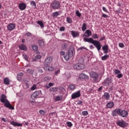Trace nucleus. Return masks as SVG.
<instances>
[{"label":"nucleus","instance_id":"obj_6","mask_svg":"<svg viewBox=\"0 0 129 129\" xmlns=\"http://www.w3.org/2000/svg\"><path fill=\"white\" fill-rule=\"evenodd\" d=\"M116 123L117 125H118V126H120V127H122L123 128H124V127H126V125H127L126 122H125V121L123 120H118V121H116Z\"/></svg>","mask_w":129,"mask_h":129},{"label":"nucleus","instance_id":"obj_2","mask_svg":"<svg viewBox=\"0 0 129 129\" xmlns=\"http://www.w3.org/2000/svg\"><path fill=\"white\" fill-rule=\"evenodd\" d=\"M112 116H117L119 115L121 117H127L128 115V112L125 110H122L120 108H116L112 111Z\"/></svg>","mask_w":129,"mask_h":129},{"label":"nucleus","instance_id":"obj_18","mask_svg":"<svg viewBox=\"0 0 129 129\" xmlns=\"http://www.w3.org/2000/svg\"><path fill=\"white\" fill-rule=\"evenodd\" d=\"M44 69L46 71H53L54 70V68L50 65H48L47 67L44 66Z\"/></svg>","mask_w":129,"mask_h":129},{"label":"nucleus","instance_id":"obj_17","mask_svg":"<svg viewBox=\"0 0 129 129\" xmlns=\"http://www.w3.org/2000/svg\"><path fill=\"white\" fill-rule=\"evenodd\" d=\"M38 44L40 47H43L45 46V40L44 39H39L38 41Z\"/></svg>","mask_w":129,"mask_h":129},{"label":"nucleus","instance_id":"obj_16","mask_svg":"<svg viewBox=\"0 0 129 129\" xmlns=\"http://www.w3.org/2000/svg\"><path fill=\"white\" fill-rule=\"evenodd\" d=\"M18 48H19L20 50H22L23 51H27L28 48H27V46L24 44H22L20 45H19Z\"/></svg>","mask_w":129,"mask_h":129},{"label":"nucleus","instance_id":"obj_40","mask_svg":"<svg viewBox=\"0 0 129 129\" xmlns=\"http://www.w3.org/2000/svg\"><path fill=\"white\" fill-rule=\"evenodd\" d=\"M44 72V70H43L41 68H38V73H39V74H42Z\"/></svg>","mask_w":129,"mask_h":129},{"label":"nucleus","instance_id":"obj_29","mask_svg":"<svg viewBox=\"0 0 129 129\" xmlns=\"http://www.w3.org/2000/svg\"><path fill=\"white\" fill-rule=\"evenodd\" d=\"M87 25L86 24V23H83L82 27V30L83 32L86 31V29H87Z\"/></svg>","mask_w":129,"mask_h":129},{"label":"nucleus","instance_id":"obj_14","mask_svg":"<svg viewBox=\"0 0 129 129\" xmlns=\"http://www.w3.org/2000/svg\"><path fill=\"white\" fill-rule=\"evenodd\" d=\"M16 28V25L14 23H10L7 26V29L9 31H13V30H15Z\"/></svg>","mask_w":129,"mask_h":129},{"label":"nucleus","instance_id":"obj_24","mask_svg":"<svg viewBox=\"0 0 129 129\" xmlns=\"http://www.w3.org/2000/svg\"><path fill=\"white\" fill-rule=\"evenodd\" d=\"M106 106L108 108H112L114 106V103L113 102H109L107 104Z\"/></svg>","mask_w":129,"mask_h":129},{"label":"nucleus","instance_id":"obj_25","mask_svg":"<svg viewBox=\"0 0 129 129\" xmlns=\"http://www.w3.org/2000/svg\"><path fill=\"white\" fill-rule=\"evenodd\" d=\"M4 84L6 85H10V79L8 78H5L4 79Z\"/></svg>","mask_w":129,"mask_h":129},{"label":"nucleus","instance_id":"obj_23","mask_svg":"<svg viewBox=\"0 0 129 129\" xmlns=\"http://www.w3.org/2000/svg\"><path fill=\"white\" fill-rule=\"evenodd\" d=\"M71 34L73 38H76V37H78V36H79V33L77 31H72Z\"/></svg>","mask_w":129,"mask_h":129},{"label":"nucleus","instance_id":"obj_51","mask_svg":"<svg viewBox=\"0 0 129 129\" xmlns=\"http://www.w3.org/2000/svg\"><path fill=\"white\" fill-rule=\"evenodd\" d=\"M83 49L87 50V48H86V47H85L84 46H82V47H81L78 48L79 50H83Z\"/></svg>","mask_w":129,"mask_h":129},{"label":"nucleus","instance_id":"obj_55","mask_svg":"<svg viewBox=\"0 0 129 129\" xmlns=\"http://www.w3.org/2000/svg\"><path fill=\"white\" fill-rule=\"evenodd\" d=\"M102 10L104 12H105V13H108V11H107V9L105 8V7H103Z\"/></svg>","mask_w":129,"mask_h":129},{"label":"nucleus","instance_id":"obj_3","mask_svg":"<svg viewBox=\"0 0 129 129\" xmlns=\"http://www.w3.org/2000/svg\"><path fill=\"white\" fill-rule=\"evenodd\" d=\"M73 67L75 69H77L78 70L84 69L85 68V66L84 65V59L83 58H81L78 63L73 65Z\"/></svg>","mask_w":129,"mask_h":129},{"label":"nucleus","instance_id":"obj_41","mask_svg":"<svg viewBox=\"0 0 129 129\" xmlns=\"http://www.w3.org/2000/svg\"><path fill=\"white\" fill-rule=\"evenodd\" d=\"M82 115H84V116L88 115V111H83V112H82Z\"/></svg>","mask_w":129,"mask_h":129},{"label":"nucleus","instance_id":"obj_35","mask_svg":"<svg viewBox=\"0 0 129 129\" xmlns=\"http://www.w3.org/2000/svg\"><path fill=\"white\" fill-rule=\"evenodd\" d=\"M85 34H87L88 35L91 36L92 35L91 31H90V30H87Z\"/></svg>","mask_w":129,"mask_h":129},{"label":"nucleus","instance_id":"obj_27","mask_svg":"<svg viewBox=\"0 0 129 129\" xmlns=\"http://www.w3.org/2000/svg\"><path fill=\"white\" fill-rule=\"evenodd\" d=\"M80 78L81 79H87V78H88V76L85 75V74H81L80 75Z\"/></svg>","mask_w":129,"mask_h":129},{"label":"nucleus","instance_id":"obj_21","mask_svg":"<svg viewBox=\"0 0 129 129\" xmlns=\"http://www.w3.org/2000/svg\"><path fill=\"white\" fill-rule=\"evenodd\" d=\"M11 124L14 125V126H22L23 124L22 123H17L16 121H12L10 122Z\"/></svg>","mask_w":129,"mask_h":129},{"label":"nucleus","instance_id":"obj_43","mask_svg":"<svg viewBox=\"0 0 129 129\" xmlns=\"http://www.w3.org/2000/svg\"><path fill=\"white\" fill-rule=\"evenodd\" d=\"M49 81L50 78H49V77L46 76L44 77V81H45L46 82H49Z\"/></svg>","mask_w":129,"mask_h":129},{"label":"nucleus","instance_id":"obj_8","mask_svg":"<svg viewBox=\"0 0 129 129\" xmlns=\"http://www.w3.org/2000/svg\"><path fill=\"white\" fill-rule=\"evenodd\" d=\"M70 46V42L65 41L61 44V50H67Z\"/></svg>","mask_w":129,"mask_h":129},{"label":"nucleus","instance_id":"obj_34","mask_svg":"<svg viewBox=\"0 0 129 129\" xmlns=\"http://www.w3.org/2000/svg\"><path fill=\"white\" fill-rule=\"evenodd\" d=\"M67 22L68 24H71V23H72V19L69 17H67Z\"/></svg>","mask_w":129,"mask_h":129},{"label":"nucleus","instance_id":"obj_36","mask_svg":"<svg viewBox=\"0 0 129 129\" xmlns=\"http://www.w3.org/2000/svg\"><path fill=\"white\" fill-rule=\"evenodd\" d=\"M76 15L77 16V17H79V18H80L81 17V13L79 12V10L76 11Z\"/></svg>","mask_w":129,"mask_h":129},{"label":"nucleus","instance_id":"obj_56","mask_svg":"<svg viewBox=\"0 0 129 129\" xmlns=\"http://www.w3.org/2000/svg\"><path fill=\"white\" fill-rule=\"evenodd\" d=\"M59 31H60L61 32L65 31V27H61L59 29Z\"/></svg>","mask_w":129,"mask_h":129},{"label":"nucleus","instance_id":"obj_37","mask_svg":"<svg viewBox=\"0 0 129 129\" xmlns=\"http://www.w3.org/2000/svg\"><path fill=\"white\" fill-rule=\"evenodd\" d=\"M69 88L71 90H74L75 89V86H74V85H70L69 86Z\"/></svg>","mask_w":129,"mask_h":129},{"label":"nucleus","instance_id":"obj_7","mask_svg":"<svg viewBox=\"0 0 129 129\" xmlns=\"http://www.w3.org/2000/svg\"><path fill=\"white\" fill-rule=\"evenodd\" d=\"M53 61V57L52 56H48L45 58L44 61V66L47 67L48 65H50Z\"/></svg>","mask_w":129,"mask_h":129},{"label":"nucleus","instance_id":"obj_33","mask_svg":"<svg viewBox=\"0 0 129 129\" xmlns=\"http://www.w3.org/2000/svg\"><path fill=\"white\" fill-rule=\"evenodd\" d=\"M37 24H38V25H39V26H40L41 28H44V24L43 23V22L41 21H37Z\"/></svg>","mask_w":129,"mask_h":129},{"label":"nucleus","instance_id":"obj_52","mask_svg":"<svg viewBox=\"0 0 129 129\" xmlns=\"http://www.w3.org/2000/svg\"><path fill=\"white\" fill-rule=\"evenodd\" d=\"M37 88V86L36 85H34L32 87H31V90H35Z\"/></svg>","mask_w":129,"mask_h":129},{"label":"nucleus","instance_id":"obj_64","mask_svg":"<svg viewBox=\"0 0 129 129\" xmlns=\"http://www.w3.org/2000/svg\"><path fill=\"white\" fill-rule=\"evenodd\" d=\"M114 87H113V86H111L109 88V90H113L114 89Z\"/></svg>","mask_w":129,"mask_h":129},{"label":"nucleus","instance_id":"obj_49","mask_svg":"<svg viewBox=\"0 0 129 129\" xmlns=\"http://www.w3.org/2000/svg\"><path fill=\"white\" fill-rule=\"evenodd\" d=\"M39 113L40 114H42V115H44V114H45V113H46V112H45V111H44L43 110H40Z\"/></svg>","mask_w":129,"mask_h":129},{"label":"nucleus","instance_id":"obj_15","mask_svg":"<svg viewBox=\"0 0 129 129\" xmlns=\"http://www.w3.org/2000/svg\"><path fill=\"white\" fill-rule=\"evenodd\" d=\"M39 95H40V92H39V91H35L31 96V99L34 100L36 97H38V96H39Z\"/></svg>","mask_w":129,"mask_h":129},{"label":"nucleus","instance_id":"obj_57","mask_svg":"<svg viewBox=\"0 0 129 129\" xmlns=\"http://www.w3.org/2000/svg\"><path fill=\"white\" fill-rule=\"evenodd\" d=\"M26 35L27 36V37H31V36H32V33L28 32L26 34Z\"/></svg>","mask_w":129,"mask_h":129},{"label":"nucleus","instance_id":"obj_22","mask_svg":"<svg viewBox=\"0 0 129 129\" xmlns=\"http://www.w3.org/2000/svg\"><path fill=\"white\" fill-rule=\"evenodd\" d=\"M24 76V73H19L17 75V79L18 81H22V77Z\"/></svg>","mask_w":129,"mask_h":129},{"label":"nucleus","instance_id":"obj_46","mask_svg":"<svg viewBox=\"0 0 129 129\" xmlns=\"http://www.w3.org/2000/svg\"><path fill=\"white\" fill-rule=\"evenodd\" d=\"M26 71L27 73H29V74H33V70L31 69H27Z\"/></svg>","mask_w":129,"mask_h":129},{"label":"nucleus","instance_id":"obj_59","mask_svg":"<svg viewBox=\"0 0 129 129\" xmlns=\"http://www.w3.org/2000/svg\"><path fill=\"white\" fill-rule=\"evenodd\" d=\"M103 40H105V36H103V37L100 38L99 41L100 42L101 41H103Z\"/></svg>","mask_w":129,"mask_h":129},{"label":"nucleus","instance_id":"obj_50","mask_svg":"<svg viewBox=\"0 0 129 129\" xmlns=\"http://www.w3.org/2000/svg\"><path fill=\"white\" fill-rule=\"evenodd\" d=\"M30 4L31 6H34V7H36V2H35V1H32L30 3Z\"/></svg>","mask_w":129,"mask_h":129},{"label":"nucleus","instance_id":"obj_38","mask_svg":"<svg viewBox=\"0 0 129 129\" xmlns=\"http://www.w3.org/2000/svg\"><path fill=\"white\" fill-rule=\"evenodd\" d=\"M32 48L34 51H37L38 50V46L36 45H33Z\"/></svg>","mask_w":129,"mask_h":129},{"label":"nucleus","instance_id":"obj_4","mask_svg":"<svg viewBox=\"0 0 129 129\" xmlns=\"http://www.w3.org/2000/svg\"><path fill=\"white\" fill-rule=\"evenodd\" d=\"M50 7L52 10H59L61 8V4L59 1L54 0L50 4Z\"/></svg>","mask_w":129,"mask_h":129},{"label":"nucleus","instance_id":"obj_12","mask_svg":"<svg viewBox=\"0 0 129 129\" xmlns=\"http://www.w3.org/2000/svg\"><path fill=\"white\" fill-rule=\"evenodd\" d=\"M9 100L7 99V96L5 94H2L1 96L0 97V101L2 103H4L5 102H6V101H8Z\"/></svg>","mask_w":129,"mask_h":129},{"label":"nucleus","instance_id":"obj_44","mask_svg":"<svg viewBox=\"0 0 129 129\" xmlns=\"http://www.w3.org/2000/svg\"><path fill=\"white\" fill-rule=\"evenodd\" d=\"M56 101H60V100H62V98L60 97V96H58L55 98Z\"/></svg>","mask_w":129,"mask_h":129},{"label":"nucleus","instance_id":"obj_63","mask_svg":"<svg viewBox=\"0 0 129 129\" xmlns=\"http://www.w3.org/2000/svg\"><path fill=\"white\" fill-rule=\"evenodd\" d=\"M102 86L100 87L98 89V91H101V90H102Z\"/></svg>","mask_w":129,"mask_h":129},{"label":"nucleus","instance_id":"obj_9","mask_svg":"<svg viewBox=\"0 0 129 129\" xmlns=\"http://www.w3.org/2000/svg\"><path fill=\"white\" fill-rule=\"evenodd\" d=\"M4 106L5 107H7V108H9V109H12L14 110L15 109V107L12 105L11 103H10V101H7L5 102V103H3Z\"/></svg>","mask_w":129,"mask_h":129},{"label":"nucleus","instance_id":"obj_39","mask_svg":"<svg viewBox=\"0 0 129 129\" xmlns=\"http://www.w3.org/2000/svg\"><path fill=\"white\" fill-rule=\"evenodd\" d=\"M114 73L116 75H117L120 73V71L117 69H115L114 70Z\"/></svg>","mask_w":129,"mask_h":129},{"label":"nucleus","instance_id":"obj_13","mask_svg":"<svg viewBox=\"0 0 129 129\" xmlns=\"http://www.w3.org/2000/svg\"><path fill=\"white\" fill-rule=\"evenodd\" d=\"M74 51H75V49L73 46L70 47V49L68 51V54L72 57H73V53H74Z\"/></svg>","mask_w":129,"mask_h":129},{"label":"nucleus","instance_id":"obj_61","mask_svg":"<svg viewBox=\"0 0 129 129\" xmlns=\"http://www.w3.org/2000/svg\"><path fill=\"white\" fill-rule=\"evenodd\" d=\"M102 18H107L108 17L107 15H106L104 13L102 14Z\"/></svg>","mask_w":129,"mask_h":129},{"label":"nucleus","instance_id":"obj_48","mask_svg":"<svg viewBox=\"0 0 129 129\" xmlns=\"http://www.w3.org/2000/svg\"><path fill=\"white\" fill-rule=\"evenodd\" d=\"M58 74H60V70L56 71L54 73V75H55V76H58Z\"/></svg>","mask_w":129,"mask_h":129},{"label":"nucleus","instance_id":"obj_26","mask_svg":"<svg viewBox=\"0 0 129 129\" xmlns=\"http://www.w3.org/2000/svg\"><path fill=\"white\" fill-rule=\"evenodd\" d=\"M104 97L106 100H108V99H109V98L110 97V95H109V93L105 92L104 94Z\"/></svg>","mask_w":129,"mask_h":129},{"label":"nucleus","instance_id":"obj_1","mask_svg":"<svg viewBox=\"0 0 129 129\" xmlns=\"http://www.w3.org/2000/svg\"><path fill=\"white\" fill-rule=\"evenodd\" d=\"M92 38H87L86 37L84 38V42H88V43H90V44H92V45H94L95 47H96L98 51L99 52L101 49V44L99 41L94 40L93 39H98V35L97 34H93L92 35Z\"/></svg>","mask_w":129,"mask_h":129},{"label":"nucleus","instance_id":"obj_31","mask_svg":"<svg viewBox=\"0 0 129 129\" xmlns=\"http://www.w3.org/2000/svg\"><path fill=\"white\" fill-rule=\"evenodd\" d=\"M108 57H109V55L105 54V55L101 57V60H102L103 61H105V60H106V59H107Z\"/></svg>","mask_w":129,"mask_h":129},{"label":"nucleus","instance_id":"obj_62","mask_svg":"<svg viewBox=\"0 0 129 129\" xmlns=\"http://www.w3.org/2000/svg\"><path fill=\"white\" fill-rule=\"evenodd\" d=\"M60 56L65 55V52H64V51H62L60 52Z\"/></svg>","mask_w":129,"mask_h":129},{"label":"nucleus","instance_id":"obj_19","mask_svg":"<svg viewBox=\"0 0 129 129\" xmlns=\"http://www.w3.org/2000/svg\"><path fill=\"white\" fill-rule=\"evenodd\" d=\"M26 6L25 3H20L19 5V8L21 10V11H24V10H26Z\"/></svg>","mask_w":129,"mask_h":129},{"label":"nucleus","instance_id":"obj_10","mask_svg":"<svg viewBox=\"0 0 129 129\" xmlns=\"http://www.w3.org/2000/svg\"><path fill=\"white\" fill-rule=\"evenodd\" d=\"M81 95L80 94V91H78L76 92H75L72 94V99H75V98H78L80 97Z\"/></svg>","mask_w":129,"mask_h":129},{"label":"nucleus","instance_id":"obj_30","mask_svg":"<svg viewBox=\"0 0 129 129\" xmlns=\"http://www.w3.org/2000/svg\"><path fill=\"white\" fill-rule=\"evenodd\" d=\"M71 58H72V57L70 55H69L68 54L64 56V59L66 61H69Z\"/></svg>","mask_w":129,"mask_h":129},{"label":"nucleus","instance_id":"obj_53","mask_svg":"<svg viewBox=\"0 0 129 129\" xmlns=\"http://www.w3.org/2000/svg\"><path fill=\"white\" fill-rule=\"evenodd\" d=\"M23 57L24 58V59L28 61V55H27V54H23Z\"/></svg>","mask_w":129,"mask_h":129},{"label":"nucleus","instance_id":"obj_32","mask_svg":"<svg viewBox=\"0 0 129 129\" xmlns=\"http://www.w3.org/2000/svg\"><path fill=\"white\" fill-rule=\"evenodd\" d=\"M59 16V12H55L54 13H53L52 14V17L53 18H56Z\"/></svg>","mask_w":129,"mask_h":129},{"label":"nucleus","instance_id":"obj_42","mask_svg":"<svg viewBox=\"0 0 129 129\" xmlns=\"http://www.w3.org/2000/svg\"><path fill=\"white\" fill-rule=\"evenodd\" d=\"M67 124L68 126H69V127H71V126H72V125H73V124H72V123L70 121H68L67 122Z\"/></svg>","mask_w":129,"mask_h":129},{"label":"nucleus","instance_id":"obj_47","mask_svg":"<svg viewBox=\"0 0 129 129\" xmlns=\"http://www.w3.org/2000/svg\"><path fill=\"white\" fill-rule=\"evenodd\" d=\"M41 57H42L41 56V55H36V56L35 57V59H33V61H36V59H41Z\"/></svg>","mask_w":129,"mask_h":129},{"label":"nucleus","instance_id":"obj_11","mask_svg":"<svg viewBox=\"0 0 129 129\" xmlns=\"http://www.w3.org/2000/svg\"><path fill=\"white\" fill-rule=\"evenodd\" d=\"M90 75L91 78H93V80L94 81H96V80H97V79L98 78V75H97L95 72L91 73L90 74Z\"/></svg>","mask_w":129,"mask_h":129},{"label":"nucleus","instance_id":"obj_5","mask_svg":"<svg viewBox=\"0 0 129 129\" xmlns=\"http://www.w3.org/2000/svg\"><path fill=\"white\" fill-rule=\"evenodd\" d=\"M104 86H111L112 85V79L110 78H107L102 83Z\"/></svg>","mask_w":129,"mask_h":129},{"label":"nucleus","instance_id":"obj_60","mask_svg":"<svg viewBox=\"0 0 129 129\" xmlns=\"http://www.w3.org/2000/svg\"><path fill=\"white\" fill-rule=\"evenodd\" d=\"M83 104V102L82 101H79L78 104H79V105H82V104Z\"/></svg>","mask_w":129,"mask_h":129},{"label":"nucleus","instance_id":"obj_58","mask_svg":"<svg viewBox=\"0 0 129 129\" xmlns=\"http://www.w3.org/2000/svg\"><path fill=\"white\" fill-rule=\"evenodd\" d=\"M1 120L2 121H4V122H7V121H8V120H7L6 118L4 117L2 118Z\"/></svg>","mask_w":129,"mask_h":129},{"label":"nucleus","instance_id":"obj_28","mask_svg":"<svg viewBox=\"0 0 129 129\" xmlns=\"http://www.w3.org/2000/svg\"><path fill=\"white\" fill-rule=\"evenodd\" d=\"M50 92H57L58 91V88L57 87H51L49 89Z\"/></svg>","mask_w":129,"mask_h":129},{"label":"nucleus","instance_id":"obj_45","mask_svg":"<svg viewBox=\"0 0 129 129\" xmlns=\"http://www.w3.org/2000/svg\"><path fill=\"white\" fill-rule=\"evenodd\" d=\"M118 46L120 48H124V44L123 43L120 42L118 43Z\"/></svg>","mask_w":129,"mask_h":129},{"label":"nucleus","instance_id":"obj_54","mask_svg":"<svg viewBox=\"0 0 129 129\" xmlns=\"http://www.w3.org/2000/svg\"><path fill=\"white\" fill-rule=\"evenodd\" d=\"M117 78H121V77H122V74H118V75H117Z\"/></svg>","mask_w":129,"mask_h":129},{"label":"nucleus","instance_id":"obj_20","mask_svg":"<svg viewBox=\"0 0 129 129\" xmlns=\"http://www.w3.org/2000/svg\"><path fill=\"white\" fill-rule=\"evenodd\" d=\"M102 50L104 51V54H107L108 53V45H104L102 47Z\"/></svg>","mask_w":129,"mask_h":129}]
</instances>
